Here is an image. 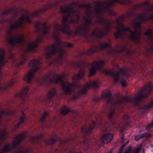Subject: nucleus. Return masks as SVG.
<instances>
[{"mask_svg": "<svg viewBox=\"0 0 153 153\" xmlns=\"http://www.w3.org/2000/svg\"><path fill=\"white\" fill-rule=\"evenodd\" d=\"M121 26L122 27L119 30L120 32L127 31L129 32L130 37L132 40L135 41L137 39L139 34L138 30L140 28V26L138 23H134L133 25H131L130 28L127 27L124 28L123 25H121Z\"/></svg>", "mask_w": 153, "mask_h": 153, "instance_id": "obj_1", "label": "nucleus"}, {"mask_svg": "<svg viewBox=\"0 0 153 153\" xmlns=\"http://www.w3.org/2000/svg\"><path fill=\"white\" fill-rule=\"evenodd\" d=\"M38 63V61L37 60H33L30 62L29 65V66L31 69L24 75L23 79L24 80L26 81L28 83L31 82L33 76V73L38 69L37 67Z\"/></svg>", "mask_w": 153, "mask_h": 153, "instance_id": "obj_2", "label": "nucleus"}, {"mask_svg": "<svg viewBox=\"0 0 153 153\" xmlns=\"http://www.w3.org/2000/svg\"><path fill=\"white\" fill-rule=\"evenodd\" d=\"M105 65V62L102 61H94L91 64L89 70V76L94 74L97 69L100 68Z\"/></svg>", "mask_w": 153, "mask_h": 153, "instance_id": "obj_3", "label": "nucleus"}, {"mask_svg": "<svg viewBox=\"0 0 153 153\" xmlns=\"http://www.w3.org/2000/svg\"><path fill=\"white\" fill-rule=\"evenodd\" d=\"M153 90V83L150 82L148 83L144 87L140 88V93H138L136 96L135 98L137 100L139 99L142 97L141 94L144 93L149 92Z\"/></svg>", "mask_w": 153, "mask_h": 153, "instance_id": "obj_4", "label": "nucleus"}, {"mask_svg": "<svg viewBox=\"0 0 153 153\" xmlns=\"http://www.w3.org/2000/svg\"><path fill=\"white\" fill-rule=\"evenodd\" d=\"M20 141L18 139L15 140L11 144L6 145L4 148V152L9 151L13 148L18 146L20 143Z\"/></svg>", "mask_w": 153, "mask_h": 153, "instance_id": "obj_5", "label": "nucleus"}, {"mask_svg": "<svg viewBox=\"0 0 153 153\" xmlns=\"http://www.w3.org/2000/svg\"><path fill=\"white\" fill-rule=\"evenodd\" d=\"M74 85V83H65L62 85V90L65 94H69L72 92L71 88Z\"/></svg>", "mask_w": 153, "mask_h": 153, "instance_id": "obj_6", "label": "nucleus"}, {"mask_svg": "<svg viewBox=\"0 0 153 153\" xmlns=\"http://www.w3.org/2000/svg\"><path fill=\"white\" fill-rule=\"evenodd\" d=\"M113 137V136L112 134L107 133L102 136V139L104 143H107L110 142Z\"/></svg>", "mask_w": 153, "mask_h": 153, "instance_id": "obj_7", "label": "nucleus"}, {"mask_svg": "<svg viewBox=\"0 0 153 153\" xmlns=\"http://www.w3.org/2000/svg\"><path fill=\"white\" fill-rule=\"evenodd\" d=\"M29 89L28 87H25L22 89L19 93H17L15 95L16 97H17L19 95H20L21 97H25Z\"/></svg>", "mask_w": 153, "mask_h": 153, "instance_id": "obj_8", "label": "nucleus"}, {"mask_svg": "<svg viewBox=\"0 0 153 153\" xmlns=\"http://www.w3.org/2000/svg\"><path fill=\"white\" fill-rule=\"evenodd\" d=\"M56 51V48L54 47H51L49 49V51L48 52L46 53L45 56L46 58H48L49 57L48 56V55H52L54 54Z\"/></svg>", "mask_w": 153, "mask_h": 153, "instance_id": "obj_9", "label": "nucleus"}, {"mask_svg": "<svg viewBox=\"0 0 153 153\" xmlns=\"http://www.w3.org/2000/svg\"><path fill=\"white\" fill-rule=\"evenodd\" d=\"M84 71L83 70H81L77 74H75L72 78L73 80L76 79H79L82 78L83 77Z\"/></svg>", "mask_w": 153, "mask_h": 153, "instance_id": "obj_10", "label": "nucleus"}, {"mask_svg": "<svg viewBox=\"0 0 153 153\" xmlns=\"http://www.w3.org/2000/svg\"><path fill=\"white\" fill-rule=\"evenodd\" d=\"M100 83L98 81L96 80L87 84L86 86L87 87L92 86L94 88H96L98 87Z\"/></svg>", "mask_w": 153, "mask_h": 153, "instance_id": "obj_11", "label": "nucleus"}, {"mask_svg": "<svg viewBox=\"0 0 153 153\" xmlns=\"http://www.w3.org/2000/svg\"><path fill=\"white\" fill-rule=\"evenodd\" d=\"M22 36H19L17 37L16 38L12 39V41H13V42H12V41H10V43L11 44H13L14 43L19 42L22 40Z\"/></svg>", "mask_w": 153, "mask_h": 153, "instance_id": "obj_12", "label": "nucleus"}, {"mask_svg": "<svg viewBox=\"0 0 153 153\" xmlns=\"http://www.w3.org/2000/svg\"><path fill=\"white\" fill-rule=\"evenodd\" d=\"M27 59V56L26 55H24L22 56L21 61L19 63V65H21L24 64Z\"/></svg>", "mask_w": 153, "mask_h": 153, "instance_id": "obj_13", "label": "nucleus"}, {"mask_svg": "<svg viewBox=\"0 0 153 153\" xmlns=\"http://www.w3.org/2000/svg\"><path fill=\"white\" fill-rule=\"evenodd\" d=\"M56 93V90L55 89H53L51 90L48 94V97L49 98H51L55 96Z\"/></svg>", "mask_w": 153, "mask_h": 153, "instance_id": "obj_14", "label": "nucleus"}, {"mask_svg": "<svg viewBox=\"0 0 153 153\" xmlns=\"http://www.w3.org/2000/svg\"><path fill=\"white\" fill-rule=\"evenodd\" d=\"M69 111V109L68 107L64 106L63 107L61 111V113L63 114H66Z\"/></svg>", "mask_w": 153, "mask_h": 153, "instance_id": "obj_15", "label": "nucleus"}, {"mask_svg": "<svg viewBox=\"0 0 153 153\" xmlns=\"http://www.w3.org/2000/svg\"><path fill=\"white\" fill-rule=\"evenodd\" d=\"M37 46V45L35 43H31L28 45V49L29 51H31L34 48Z\"/></svg>", "mask_w": 153, "mask_h": 153, "instance_id": "obj_16", "label": "nucleus"}, {"mask_svg": "<svg viewBox=\"0 0 153 153\" xmlns=\"http://www.w3.org/2000/svg\"><path fill=\"white\" fill-rule=\"evenodd\" d=\"M3 55L0 56V66L4 65L6 63V62L4 59Z\"/></svg>", "mask_w": 153, "mask_h": 153, "instance_id": "obj_17", "label": "nucleus"}, {"mask_svg": "<svg viewBox=\"0 0 153 153\" xmlns=\"http://www.w3.org/2000/svg\"><path fill=\"white\" fill-rule=\"evenodd\" d=\"M55 77L56 78L55 79L51 80V81L53 82L56 83L58 82L59 81H61V78L60 77L58 76L57 75H56L55 76Z\"/></svg>", "mask_w": 153, "mask_h": 153, "instance_id": "obj_18", "label": "nucleus"}, {"mask_svg": "<svg viewBox=\"0 0 153 153\" xmlns=\"http://www.w3.org/2000/svg\"><path fill=\"white\" fill-rule=\"evenodd\" d=\"M145 135L144 134H142L140 135H137L136 136L134 137V139L136 140L137 141L140 140V139L142 138Z\"/></svg>", "mask_w": 153, "mask_h": 153, "instance_id": "obj_19", "label": "nucleus"}, {"mask_svg": "<svg viewBox=\"0 0 153 153\" xmlns=\"http://www.w3.org/2000/svg\"><path fill=\"white\" fill-rule=\"evenodd\" d=\"M13 83L12 84H6L2 86V88L3 89H6L8 87L10 86L12 84H13Z\"/></svg>", "mask_w": 153, "mask_h": 153, "instance_id": "obj_20", "label": "nucleus"}, {"mask_svg": "<svg viewBox=\"0 0 153 153\" xmlns=\"http://www.w3.org/2000/svg\"><path fill=\"white\" fill-rule=\"evenodd\" d=\"M121 84L123 87L126 86L127 85V83L126 80H122L121 82Z\"/></svg>", "mask_w": 153, "mask_h": 153, "instance_id": "obj_21", "label": "nucleus"}, {"mask_svg": "<svg viewBox=\"0 0 153 153\" xmlns=\"http://www.w3.org/2000/svg\"><path fill=\"white\" fill-rule=\"evenodd\" d=\"M119 78V75L118 74L115 75L114 76V81L115 82H117L118 81V79Z\"/></svg>", "mask_w": 153, "mask_h": 153, "instance_id": "obj_22", "label": "nucleus"}, {"mask_svg": "<svg viewBox=\"0 0 153 153\" xmlns=\"http://www.w3.org/2000/svg\"><path fill=\"white\" fill-rule=\"evenodd\" d=\"M141 145H140L137 148H136L134 150V151L136 152L135 153H137V152H138V151L140 150L141 148Z\"/></svg>", "mask_w": 153, "mask_h": 153, "instance_id": "obj_23", "label": "nucleus"}, {"mask_svg": "<svg viewBox=\"0 0 153 153\" xmlns=\"http://www.w3.org/2000/svg\"><path fill=\"white\" fill-rule=\"evenodd\" d=\"M132 152L131 148L130 147L128 149L126 150L125 153H131Z\"/></svg>", "mask_w": 153, "mask_h": 153, "instance_id": "obj_24", "label": "nucleus"}, {"mask_svg": "<svg viewBox=\"0 0 153 153\" xmlns=\"http://www.w3.org/2000/svg\"><path fill=\"white\" fill-rule=\"evenodd\" d=\"M153 106V100L151 102L150 105L146 108V109H149L150 107Z\"/></svg>", "mask_w": 153, "mask_h": 153, "instance_id": "obj_25", "label": "nucleus"}, {"mask_svg": "<svg viewBox=\"0 0 153 153\" xmlns=\"http://www.w3.org/2000/svg\"><path fill=\"white\" fill-rule=\"evenodd\" d=\"M52 141V140L51 139L47 140L45 141V143L47 144H51Z\"/></svg>", "mask_w": 153, "mask_h": 153, "instance_id": "obj_26", "label": "nucleus"}, {"mask_svg": "<svg viewBox=\"0 0 153 153\" xmlns=\"http://www.w3.org/2000/svg\"><path fill=\"white\" fill-rule=\"evenodd\" d=\"M151 32V30H148L145 33L146 35H149Z\"/></svg>", "mask_w": 153, "mask_h": 153, "instance_id": "obj_27", "label": "nucleus"}, {"mask_svg": "<svg viewBox=\"0 0 153 153\" xmlns=\"http://www.w3.org/2000/svg\"><path fill=\"white\" fill-rule=\"evenodd\" d=\"M48 114V113L47 112H45L44 113V114L42 116V119H44L45 117L47 116Z\"/></svg>", "mask_w": 153, "mask_h": 153, "instance_id": "obj_28", "label": "nucleus"}, {"mask_svg": "<svg viewBox=\"0 0 153 153\" xmlns=\"http://www.w3.org/2000/svg\"><path fill=\"white\" fill-rule=\"evenodd\" d=\"M22 122L18 123L17 124H16L14 127L13 129L15 128L18 127L20 124Z\"/></svg>", "mask_w": 153, "mask_h": 153, "instance_id": "obj_29", "label": "nucleus"}, {"mask_svg": "<svg viewBox=\"0 0 153 153\" xmlns=\"http://www.w3.org/2000/svg\"><path fill=\"white\" fill-rule=\"evenodd\" d=\"M109 44H108V43H105L104 44L102 45V48H105L106 47H107V46H109Z\"/></svg>", "mask_w": 153, "mask_h": 153, "instance_id": "obj_30", "label": "nucleus"}, {"mask_svg": "<svg viewBox=\"0 0 153 153\" xmlns=\"http://www.w3.org/2000/svg\"><path fill=\"white\" fill-rule=\"evenodd\" d=\"M148 127L150 128L153 127V122L149 124Z\"/></svg>", "mask_w": 153, "mask_h": 153, "instance_id": "obj_31", "label": "nucleus"}, {"mask_svg": "<svg viewBox=\"0 0 153 153\" xmlns=\"http://www.w3.org/2000/svg\"><path fill=\"white\" fill-rule=\"evenodd\" d=\"M25 115L24 116L21 117V119L22 122L23 121V120H24L25 118Z\"/></svg>", "mask_w": 153, "mask_h": 153, "instance_id": "obj_32", "label": "nucleus"}, {"mask_svg": "<svg viewBox=\"0 0 153 153\" xmlns=\"http://www.w3.org/2000/svg\"><path fill=\"white\" fill-rule=\"evenodd\" d=\"M94 128V127H93V126H92V127H90L89 128V129H88V131H91V130H92Z\"/></svg>", "mask_w": 153, "mask_h": 153, "instance_id": "obj_33", "label": "nucleus"}, {"mask_svg": "<svg viewBox=\"0 0 153 153\" xmlns=\"http://www.w3.org/2000/svg\"><path fill=\"white\" fill-rule=\"evenodd\" d=\"M63 19L64 21H65L67 19V17L66 16H64L63 17Z\"/></svg>", "mask_w": 153, "mask_h": 153, "instance_id": "obj_34", "label": "nucleus"}, {"mask_svg": "<svg viewBox=\"0 0 153 153\" xmlns=\"http://www.w3.org/2000/svg\"><path fill=\"white\" fill-rule=\"evenodd\" d=\"M42 136V134H40L39 135H38L36 137L37 139L39 138V137H41Z\"/></svg>", "mask_w": 153, "mask_h": 153, "instance_id": "obj_35", "label": "nucleus"}, {"mask_svg": "<svg viewBox=\"0 0 153 153\" xmlns=\"http://www.w3.org/2000/svg\"><path fill=\"white\" fill-rule=\"evenodd\" d=\"M123 147L122 149H120V150H119V153H121L122 152V151L123 150Z\"/></svg>", "mask_w": 153, "mask_h": 153, "instance_id": "obj_36", "label": "nucleus"}, {"mask_svg": "<svg viewBox=\"0 0 153 153\" xmlns=\"http://www.w3.org/2000/svg\"><path fill=\"white\" fill-rule=\"evenodd\" d=\"M71 46V45L70 44L68 43V47H70V46Z\"/></svg>", "mask_w": 153, "mask_h": 153, "instance_id": "obj_37", "label": "nucleus"}, {"mask_svg": "<svg viewBox=\"0 0 153 153\" xmlns=\"http://www.w3.org/2000/svg\"><path fill=\"white\" fill-rule=\"evenodd\" d=\"M4 134H7V132H6V131H4Z\"/></svg>", "mask_w": 153, "mask_h": 153, "instance_id": "obj_38", "label": "nucleus"}, {"mask_svg": "<svg viewBox=\"0 0 153 153\" xmlns=\"http://www.w3.org/2000/svg\"><path fill=\"white\" fill-rule=\"evenodd\" d=\"M144 152H145L144 150V149H143V153H144Z\"/></svg>", "mask_w": 153, "mask_h": 153, "instance_id": "obj_39", "label": "nucleus"}, {"mask_svg": "<svg viewBox=\"0 0 153 153\" xmlns=\"http://www.w3.org/2000/svg\"><path fill=\"white\" fill-rule=\"evenodd\" d=\"M115 36H116V37H118V36H117V35H115Z\"/></svg>", "mask_w": 153, "mask_h": 153, "instance_id": "obj_40", "label": "nucleus"}, {"mask_svg": "<svg viewBox=\"0 0 153 153\" xmlns=\"http://www.w3.org/2000/svg\"><path fill=\"white\" fill-rule=\"evenodd\" d=\"M83 129H82V132H84V131L82 130Z\"/></svg>", "mask_w": 153, "mask_h": 153, "instance_id": "obj_41", "label": "nucleus"}, {"mask_svg": "<svg viewBox=\"0 0 153 153\" xmlns=\"http://www.w3.org/2000/svg\"><path fill=\"white\" fill-rule=\"evenodd\" d=\"M27 19H28V21H29V19H28V18H27Z\"/></svg>", "mask_w": 153, "mask_h": 153, "instance_id": "obj_42", "label": "nucleus"}, {"mask_svg": "<svg viewBox=\"0 0 153 153\" xmlns=\"http://www.w3.org/2000/svg\"><path fill=\"white\" fill-rule=\"evenodd\" d=\"M22 19V20H23V19Z\"/></svg>", "mask_w": 153, "mask_h": 153, "instance_id": "obj_43", "label": "nucleus"}, {"mask_svg": "<svg viewBox=\"0 0 153 153\" xmlns=\"http://www.w3.org/2000/svg\"><path fill=\"white\" fill-rule=\"evenodd\" d=\"M126 116H124V117H126Z\"/></svg>", "mask_w": 153, "mask_h": 153, "instance_id": "obj_44", "label": "nucleus"}]
</instances>
